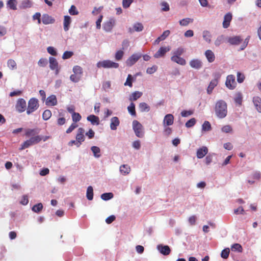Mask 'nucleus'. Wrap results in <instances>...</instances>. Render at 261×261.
Here are the masks:
<instances>
[{"instance_id": "nucleus-1", "label": "nucleus", "mask_w": 261, "mask_h": 261, "mask_svg": "<svg viewBox=\"0 0 261 261\" xmlns=\"http://www.w3.org/2000/svg\"><path fill=\"white\" fill-rule=\"evenodd\" d=\"M36 129L28 128L25 129V136L27 137L32 136L29 139L24 141L21 145L19 148L20 150L24 149L29 147L30 146L39 143L42 140V138L39 135L35 136L37 134Z\"/></svg>"}, {"instance_id": "nucleus-2", "label": "nucleus", "mask_w": 261, "mask_h": 261, "mask_svg": "<svg viewBox=\"0 0 261 261\" xmlns=\"http://www.w3.org/2000/svg\"><path fill=\"white\" fill-rule=\"evenodd\" d=\"M215 112L218 118L221 119L225 117L227 114L226 103L223 100H218L215 105Z\"/></svg>"}, {"instance_id": "nucleus-3", "label": "nucleus", "mask_w": 261, "mask_h": 261, "mask_svg": "<svg viewBox=\"0 0 261 261\" xmlns=\"http://www.w3.org/2000/svg\"><path fill=\"white\" fill-rule=\"evenodd\" d=\"M39 101L36 98H31L28 101L27 114L30 115L35 112L39 108Z\"/></svg>"}, {"instance_id": "nucleus-4", "label": "nucleus", "mask_w": 261, "mask_h": 261, "mask_svg": "<svg viewBox=\"0 0 261 261\" xmlns=\"http://www.w3.org/2000/svg\"><path fill=\"white\" fill-rule=\"evenodd\" d=\"M97 67L104 68H117L119 67V64L110 60H103L98 62L97 63Z\"/></svg>"}, {"instance_id": "nucleus-5", "label": "nucleus", "mask_w": 261, "mask_h": 261, "mask_svg": "<svg viewBox=\"0 0 261 261\" xmlns=\"http://www.w3.org/2000/svg\"><path fill=\"white\" fill-rule=\"evenodd\" d=\"M133 127L136 135L139 138H142L144 136L143 126L137 120L133 122Z\"/></svg>"}, {"instance_id": "nucleus-6", "label": "nucleus", "mask_w": 261, "mask_h": 261, "mask_svg": "<svg viewBox=\"0 0 261 261\" xmlns=\"http://www.w3.org/2000/svg\"><path fill=\"white\" fill-rule=\"evenodd\" d=\"M225 85L227 88L230 90H233L236 87L237 83L235 76L233 75H228L226 77Z\"/></svg>"}, {"instance_id": "nucleus-7", "label": "nucleus", "mask_w": 261, "mask_h": 261, "mask_svg": "<svg viewBox=\"0 0 261 261\" xmlns=\"http://www.w3.org/2000/svg\"><path fill=\"white\" fill-rule=\"evenodd\" d=\"M214 77L215 79L211 81L207 89V92L209 94L212 92L214 88L218 85V80L220 77V74L218 73H215Z\"/></svg>"}, {"instance_id": "nucleus-8", "label": "nucleus", "mask_w": 261, "mask_h": 261, "mask_svg": "<svg viewBox=\"0 0 261 261\" xmlns=\"http://www.w3.org/2000/svg\"><path fill=\"white\" fill-rule=\"evenodd\" d=\"M27 104L25 100L23 98H19L17 100L15 108L16 110L22 113L26 110Z\"/></svg>"}, {"instance_id": "nucleus-9", "label": "nucleus", "mask_w": 261, "mask_h": 261, "mask_svg": "<svg viewBox=\"0 0 261 261\" xmlns=\"http://www.w3.org/2000/svg\"><path fill=\"white\" fill-rule=\"evenodd\" d=\"M84 133L85 130L84 128L80 127L78 129L77 133L76 136L77 147H79L82 142H84L85 140Z\"/></svg>"}, {"instance_id": "nucleus-10", "label": "nucleus", "mask_w": 261, "mask_h": 261, "mask_svg": "<svg viewBox=\"0 0 261 261\" xmlns=\"http://www.w3.org/2000/svg\"><path fill=\"white\" fill-rule=\"evenodd\" d=\"M141 57L140 54H134L132 55L126 61V64L128 66H132L135 64Z\"/></svg>"}, {"instance_id": "nucleus-11", "label": "nucleus", "mask_w": 261, "mask_h": 261, "mask_svg": "<svg viewBox=\"0 0 261 261\" xmlns=\"http://www.w3.org/2000/svg\"><path fill=\"white\" fill-rule=\"evenodd\" d=\"M170 50V46L161 47L159 48L158 51L156 52L153 57L155 58H160L165 56L166 53Z\"/></svg>"}, {"instance_id": "nucleus-12", "label": "nucleus", "mask_w": 261, "mask_h": 261, "mask_svg": "<svg viewBox=\"0 0 261 261\" xmlns=\"http://www.w3.org/2000/svg\"><path fill=\"white\" fill-rule=\"evenodd\" d=\"M115 24V20L114 18H110L103 23V28L106 31L110 32Z\"/></svg>"}, {"instance_id": "nucleus-13", "label": "nucleus", "mask_w": 261, "mask_h": 261, "mask_svg": "<svg viewBox=\"0 0 261 261\" xmlns=\"http://www.w3.org/2000/svg\"><path fill=\"white\" fill-rule=\"evenodd\" d=\"M49 61L50 68L51 70H55L56 74H58L59 72V68L58 67V63L57 60L53 57H50Z\"/></svg>"}, {"instance_id": "nucleus-14", "label": "nucleus", "mask_w": 261, "mask_h": 261, "mask_svg": "<svg viewBox=\"0 0 261 261\" xmlns=\"http://www.w3.org/2000/svg\"><path fill=\"white\" fill-rule=\"evenodd\" d=\"M232 19V14L230 13H227L224 17L223 22V27L225 29L227 28L229 25L230 22Z\"/></svg>"}, {"instance_id": "nucleus-15", "label": "nucleus", "mask_w": 261, "mask_h": 261, "mask_svg": "<svg viewBox=\"0 0 261 261\" xmlns=\"http://www.w3.org/2000/svg\"><path fill=\"white\" fill-rule=\"evenodd\" d=\"M189 64L191 67L196 69H199L202 66V62L198 59H193L190 62Z\"/></svg>"}, {"instance_id": "nucleus-16", "label": "nucleus", "mask_w": 261, "mask_h": 261, "mask_svg": "<svg viewBox=\"0 0 261 261\" xmlns=\"http://www.w3.org/2000/svg\"><path fill=\"white\" fill-rule=\"evenodd\" d=\"M208 152V149L205 146H203L199 148L197 151V157L198 159L203 158Z\"/></svg>"}, {"instance_id": "nucleus-17", "label": "nucleus", "mask_w": 261, "mask_h": 261, "mask_svg": "<svg viewBox=\"0 0 261 261\" xmlns=\"http://www.w3.org/2000/svg\"><path fill=\"white\" fill-rule=\"evenodd\" d=\"M55 21V19L47 14H44L42 16V21L44 24L53 23Z\"/></svg>"}, {"instance_id": "nucleus-18", "label": "nucleus", "mask_w": 261, "mask_h": 261, "mask_svg": "<svg viewBox=\"0 0 261 261\" xmlns=\"http://www.w3.org/2000/svg\"><path fill=\"white\" fill-rule=\"evenodd\" d=\"M158 249L162 254L164 255H168L171 252V249L170 247L167 245H160L158 246Z\"/></svg>"}, {"instance_id": "nucleus-19", "label": "nucleus", "mask_w": 261, "mask_h": 261, "mask_svg": "<svg viewBox=\"0 0 261 261\" xmlns=\"http://www.w3.org/2000/svg\"><path fill=\"white\" fill-rule=\"evenodd\" d=\"M120 124V121L118 117H113L111 119L110 128L112 130H116Z\"/></svg>"}, {"instance_id": "nucleus-20", "label": "nucleus", "mask_w": 261, "mask_h": 261, "mask_svg": "<svg viewBox=\"0 0 261 261\" xmlns=\"http://www.w3.org/2000/svg\"><path fill=\"white\" fill-rule=\"evenodd\" d=\"M171 60L172 61L175 62L181 65H185L186 64V60L184 58L179 56H173L171 57Z\"/></svg>"}, {"instance_id": "nucleus-21", "label": "nucleus", "mask_w": 261, "mask_h": 261, "mask_svg": "<svg viewBox=\"0 0 261 261\" xmlns=\"http://www.w3.org/2000/svg\"><path fill=\"white\" fill-rule=\"evenodd\" d=\"M45 103L48 106H56L57 104L56 96L54 95L49 96L47 98Z\"/></svg>"}, {"instance_id": "nucleus-22", "label": "nucleus", "mask_w": 261, "mask_h": 261, "mask_svg": "<svg viewBox=\"0 0 261 261\" xmlns=\"http://www.w3.org/2000/svg\"><path fill=\"white\" fill-rule=\"evenodd\" d=\"M174 117L172 114H167L166 115L164 119L163 123L164 124L166 125H171L173 123Z\"/></svg>"}, {"instance_id": "nucleus-23", "label": "nucleus", "mask_w": 261, "mask_h": 261, "mask_svg": "<svg viewBox=\"0 0 261 261\" xmlns=\"http://www.w3.org/2000/svg\"><path fill=\"white\" fill-rule=\"evenodd\" d=\"M71 18L70 16L68 15H66L64 17V21H63V28L65 32H67L69 30V25L71 23Z\"/></svg>"}, {"instance_id": "nucleus-24", "label": "nucleus", "mask_w": 261, "mask_h": 261, "mask_svg": "<svg viewBox=\"0 0 261 261\" xmlns=\"http://www.w3.org/2000/svg\"><path fill=\"white\" fill-rule=\"evenodd\" d=\"M205 56L210 63L213 62L215 59V56L214 53L210 49L206 50L205 51Z\"/></svg>"}, {"instance_id": "nucleus-25", "label": "nucleus", "mask_w": 261, "mask_h": 261, "mask_svg": "<svg viewBox=\"0 0 261 261\" xmlns=\"http://www.w3.org/2000/svg\"><path fill=\"white\" fill-rule=\"evenodd\" d=\"M253 102L257 111L261 113V98L258 96L254 97Z\"/></svg>"}, {"instance_id": "nucleus-26", "label": "nucleus", "mask_w": 261, "mask_h": 261, "mask_svg": "<svg viewBox=\"0 0 261 261\" xmlns=\"http://www.w3.org/2000/svg\"><path fill=\"white\" fill-rule=\"evenodd\" d=\"M144 27L141 23L137 22L134 24L133 29H129V32L132 33L134 31L141 32L143 30Z\"/></svg>"}, {"instance_id": "nucleus-27", "label": "nucleus", "mask_w": 261, "mask_h": 261, "mask_svg": "<svg viewBox=\"0 0 261 261\" xmlns=\"http://www.w3.org/2000/svg\"><path fill=\"white\" fill-rule=\"evenodd\" d=\"M228 42L232 45H238L242 41V39L239 36H234L228 39Z\"/></svg>"}, {"instance_id": "nucleus-28", "label": "nucleus", "mask_w": 261, "mask_h": 261, "mask_svg": "<svg viewBox=\"0 0 261 261\" xmlns=\"http://www.w3.org/2000/svg\"><path fill=\"white\" fill-rule=\"evenodd\" d=\"M130 171V167L127 165H122L120 167V172L123 175L128 174Z\"/></svg>"}, {"instance_id": "nucleus-29", "label": "nucleus", "mask_w": 261, "mask_h": 261, "mask_svg": "<svg viewBox=\"0 0 261 261\" xmlns=\"http://www.w3.org/2000/svg\"><path fill=\"white\" fill-rule=\"evenodd\" d=\"M17 2L16 0H9L7 3V6L9 9L16 10H17Z\"/></svg>"}, {"instance_id": "nucleus-30", "label": "nucleus", "mask_w": 261, "mask_h": 261, "mask_svg": "<svg viewBox=\"0 0 261 261\" xmlns=\"http://www.w3.org/2000/svg\"><path fill=\"white\" fill-rule=\"evenodd\" d=\"M142 95V93L139 91L133 92L130 96L129 100L130 101H135L139 98Z\"/></svg>"}, {"instance_id": "nucleus-31", "label": "nucleus", "mask_w": 261, "mask_h": 261, "mask_svg": "<svg viewBox=\"0 0 261 261\" xmlns=\"http://www.w3.org/2000/svg\"><path fill=\"white\" fill-rule=\"evenodd\" d=\"M87 120L91 122L92 124H98L99 122V118L94 115H91L87 117Z\"/></svg>"}, {"instance_id": "nucleus-32", "label": "nucleus", "mask_w": 261, "mask_h": 261, "mask_svg": "<svg viewBox=\"0 0 261 261\" xmlns=\"http://www.w3.org/2000/svg\"><path fill=\"white\" fill-rule=\"evenodd\" d=\"M91 149L95 158H98L101 156L100 149L98 147L93 146L91 147Z\"/></svg>"}, {"instance_id": "nucleus-33", "label": "nucleus", "mask_w": 261, "mask_h": 261, "mask_svg": "<svg viewBox=\"0 0 261 261\" xmlns=\"http://www.w3.org/2000/svg\"><path fill=\"white\" fill-rule=\"evenodd\" d=\"M86 197L89 200L93 198V189L92 186H89L87 189Z\"/></svg>"}, {"instance_id": "nucleus-34", "label": "nucleus", "mask_w": 261, "mask_h": 261, "mask_svg": "<svg viewBox=\"0 0 261 261\" xmlns=\"http://www.w3.org/2000/svg\"><path fill=\"white\" fill-rule=\"evenodd\" d=\"M202 36L204 40L207 43H210L211 42L212 36L209 31H204L202 33Z\"/></svg>"}, {"instance_id": "nucleus-35", "label": "nucleus", "mask_w": 261, "mask_h": 261, "mask_svg": "<svg viewBox=\"0 0 261 261\" xmlns=\"http://www.w3.org/2000/svg\"><path fill=\"white\" fill-rule=\"evenodd\" d=\"M139 109L141 112H148L150 110L149 106L145 102H141L139 106Z\"/></svg>"}, {"instance_id": "nucleus-36", "label": "nucleus", "mask_w": 261, "mask_h": 261, "mask_svg": "<svg viewBox=\"0 0 261 261\" xmlns=\"http://www.w3.org/2000/svg\"><path fill=\"white\" fill-rule=\"evenodd\" d=\"M193 21V19L190 18H184L179 21V24L181 26H187L190 23H192Z\"/></svg>"}, {"instance_id": "nucleus-37", "label": "nucleus", "mask_w": 261, "mask_h": 261, "mask_svg": "<svg viewBox=\"0 0 261 261\" xmlns=\"http://www.w3.org/2000/svg\"><path fill=\"white\" fill-rule=\"evenodd\" d=\"M43 205L41 203H39L37 204H35L34 205L32 210L33 212H35V213H39L43 209Z\"/></svg>"}, {"instance_id": "nucleus-38", "label": "nucleus", "mask_w": 261, "mask_h": 261, "mask_svg": "<svg viewBox=\"0 0 261 261\" xmlns=\"http://www.w3.org/2000/svg\"><path fill=\"white\" fill-rule=\"evenodd\" d=\"M202 129L205 132L211 130L212 129L211 123L207 121H205L202 125Z\"/></svg>"}, {"instance_id": "nucleus-39", "label": "nucleus", "mask_w": 261, "mask_h": 261, "mask_svg": "<svg viewBox=\"0 0 261 261\" xmlns=\"http://www.w3.org/2000/svg\"><path fill=\"white\" fill-rule=\"evenodd\" d=\"M231 250L233 251H238V252H242L243 251V248L242 246L238 243L234 244L231 246Z\"/></svg>"}, {"instance_id": "nucleus-40", "label": "nucleus", "mask_w": 261, "mask_h": 261, "mask_svg": "<svg viewBox=\"0 0 261 261\" xmlns=\"http://www.w3.org/2000/svg\"><path fill=\"white\" fill-rule=\"evenodd\" d=\"M51 116V112L49 110H45L42 114V118L44 120H48Z\"/></svg>"}, {"instance_id": "nucleus-41", "label": "nucleus", "mask_w": 261, "mask_h": 261, "mask_svg": "<svg viewBox=\"0 0 261 261\" xmlns=\"http://www.w3.org/2000/svg\"><path fill=\"white\" fill-rule=\"evenodd\" d=\"M7 65L8 67L12 70L16 69L17 65L14 60L9 59L7 62Z\"/></svg>"}, {"instance_id": "nucleus-42", "label": "nucleus", "mask_w": 261, "mask_h": 261, "mask_svg": "<svg viewBox=\"0 0 261 261\" xmlns=\"http://www.w3.org/2000/svg\"><path fill=\"white\" fill-rule=\"evenodd\" d=\"M127 110L132 115L136 116V113L135 111V105L134 103L132 102L130 104V105L127 107Z\"/></svg>"}, {"instance_id": "nucleus-43", "label": "nucleus", "mask_w": 261, "mask_h": 261, "mask_svg": "<svg viewBox=\"0 0 261 261\" xmlns=\"http://www.w3.org/2000/svg\"><path fill=\"white\" fill-rule=\"evenodd\" d=\"M113 194L112 193H106L101 194V198L103 200H109L112 198Z\"/></svg>"}, {"instance_id": "nucleus-44", "label": "nucleus", "mask_w": 261, "mask_h": 261, "mask_svg": "<svg viewBox=\"0 0 261 261\" xmlns=\"http://www.w3.org/2000/svg\"><path fill=\"white\" fill-rule=\"evenodd\" d=\"M82 117L81 115L78 113H73L72 114V119L74 123H76L77 122L80 121Z\"/></svg>"}, {"instance_id": "nucleus-45", "label": "nucleus", "mask_w": 261, "mask_h": 261, "mask_svg": "<svg viewBox=\"0 0 261 261\" xmlns=\"http://www.w3.org/2000/svg\"><path fill=\"white\" fill-rule=\"evenodd\" d=\"M73 71L74 74H77L81 76L83 73V69L79 66H75L73 68Z\"/></svg>"}, {"instance_id": "nucleus-46", "label": "nucleus", "mask_w": 261, "mask_h": 261, "mask_svg": "<svg viewBox=\"0 0 261 261\" xmlns=\"http://www.w3.org/2000/svg\"><path fill=\"white\" fill-rule=\"evenodd\" d=\"M224 37L223 35L218 36L215 41V44L216 46H218L224 42Z\"/></svg>"}, {"instance_id": "nucleus-47", "label": "nucleus", "mask_w": 261, "mask_h": 261, "mask_svg": "<svg viewBox=\"0 0 261 261\" xmlns=\"http://www.w3.org/2000/svg\"><path fill=\"white\" fill-rule=\"evenodd\" d=\"M230 250L228 248L223 249L221 253V256L224 259L228 257Z\"/></svg>"}, {"instance_id": "nucleus-48", "label": "nucleus", "mask_w": 261, "mask_h": 261, "mask_svg": "<svg viewBox=\"0 0 261 261\" xmlns=\"http://www.w3.org/2000/svg\"><path fill=\"white\" fill-rule=\"evenodd\" d=\"M124 86H128L129 87L133 86V77L131 74H128L126 79V82L124 84Z\"/></svg>"}, {"instance_id": "nucleus-49", "label": "nucleus", "mask_w": 261, "mask_h": 261, "mask_svg": "<svg viewBox=\"0 0 261 261\" xmlns=\"http://www.w3.org/2000/svg\"><path fill=\"white\" fill-rule=\"evenodd\" d=\"M196 122V119L194 118H192L186 123L185 125L187 128H190L193 126L195 124Z\"/></svg>"}, {"instance_id": "nucleus-50", "label": "nucleus", "mask_w": 261, "mask_h": 261, "mask_svg": "<svg viewBox=\"0 0 261 261\" xmlns=\"http://www.w3.org/2000/svg\"><path fill=\"white\" fill-rule=\"evenodd\" d=\"M69 13L71 15H76L79 14V12L76 9V7L74 5H72L69 9Z\"/></svg>"}, {"instance_id": "nucleus-51", "label": "nucleus", "mask_w": 261, "mask_h": 261, "mask_svg": "<svg viewBox=\"0 0 261 261\" xmlns=\"http://www.w3.org/2000/svg\"><path fill=\"white\" fill-rule=\"evenodd\" d=\"M31 6H32V3L29 0L23 1L21 3V7L23 9L30 8V7H31Z\"/></svg>"}, {"instance_id": "nucleus-52", "label": "nucleus", "mask_w": 261, "mask_h": 261, "mask_svg": "<svg viewBox=\"0 0 261 261\" xmlns=\"http://www.w3.org/2000/svg\"><path fill=\"white\" fill-rule=\"evenodd\" d=\"M124 55V52L122 50H118L115 56V59L117 61L121 60Z\"/></svg>"}, {"instance_id": "nucleus-53", "label": "nucleus", "mask_w": 261, "mask_h": 261, "mask_svg": "<svg viewBox=\"0 0 261 261\" xmlns=\"http://www.w3.org/2000/svg\"><path fill=\"white\" fill-rule=\"evenodd\" d=\"M185 52V49L182 47H179L177 48L175 51L173 52V56H181L184 54Z\"/></svg>"}, {"instance_id": "nucleus-54", "label": "nucleus", "mask_w": 261, "mask_h": 261, "mask_svg": "<svg viewBox=\"0 0 261 261\" xmlns=\"http://www.w3.org/2000/svg\"><path fill=\"white\" fill-rule=\"evenodd\" d=\"M81 77V76L74 73L70 75V79L73 82L77 83L80 81Z\"/></svg>"}, {"instance_id": "nucleus-55", "label": "nucleus", "mask_w": 261, "mask_h": 261, "mask_svg": "<svg viewBox=\"0 0 261 261\" xmlns=\"http://www.w3.org/2000/svg\"><path fill=\"white\" fill-rule=\"evenodd\" d=\"M73 55V53L70 51H65L62 56V58L63 59H67L71 58Z\"/></svg>"}, {"instance_id": "nucleus-56", "label": "nucleus", "mask_w": 261, "mask_h": 261, "mask_svg": "<svg viewBox=\"0 0 261 261\" xmlns=\"http://www.w3.org/2000/svg\"><path fill=\"white\" fill-rule=\"evenodd\" d=\"M134 0H122V6L124 8H128Z\"/></svg>"}, {"instance_id": "nucleus-57", "label": "nucleus", "mask_w": 261, "mask_h": 261, "mask_svg": "<svg viewBox=\"0 0 261 261\" xmlns=\"http://www.w3.org/2000/svg\"><path fill=\"white\" fill-rule=\"evenodd\" d=\"M221 130L224 133H228L231 132L232 131V128L231 126L226 125L223 126L221 128Z\"/></svg>"}, {"instance_id": "nucleus-58", "label": "nucleus", "mask_w": 261, "mask_h": 261, "mask_svg": "<svg viewBox=\"0 0 261 261\" xmlns=\"http://www.w3.org/2000/svg\"><path fill=\"white\" fill-rule=\"evenodd\" d=\"M245 79V76L241 72H238L237 73V81L239 83H242L243 82Z\"/></svg>"}, {"instance_id": "nucleus-59", "label": "nucleus", "mask_w": 261, "mask_h": 261, "mask_svg": "<svg viewBox=\"0 0 261 261\" xmlns=\"http://www.w3.org/2000/svg\"><path fill=\"white\" fill-rule=\"evenodd\" d=\"M78 126V125L75 123H73L69 127V128L66 130V133L69 134L71 133L75 128Z\"/></svg>"}, {"instance_id": "nucleus-60", "label": "nucleus", "mask_w": 261, "mask_h": 261, "mask_svg": "<svg viewBox=\"0 0 261 261\" xmlns=\"http://www.w3.org/2000/svg\"><path fill=\"white\" fill-rule=\"evenodd\" d=\"M47 52L53 55V56H56L57 55V52L54 47L52 46H49L47 48Z\"/></svg>"}, {"instance_id": "nucleus-61", "label": "nucleus", "mask_w": 261, "mask_h": 261, "mask_svg": "<svg viewBox=\"0 0 261 261\" xmlns=\"http://www.w3.org/2000/svg\"><path fill=\"white\" fill-rule=\"evenodd\" d=\"M157 70V67L155 65L152 66L151 67H148L147 69L146 72L148 74H152L155 72Z\"/></svg>"}, {"instance_id": "nucleus-62", "label": "nucleus", "mask_w": 261, "mask_h": 261, "mask_svg": "<svg viewBox=\"0 0 261 261\" xmlns=\"http://www.w3.org/2000/svg\"><path fill=\"white\" fill-rule=\"evenodd\" d=\"M193 114V111H186L184 110L181 112V115L182 117H186L190 115H191Z\"/></svg>"}, {"instance_id": "nucleus-63", "label": "nucleus", "mask_w": 261, "mask_h": 261, "mask_svg": "<svg viewBox=\"0 0 261 261\" xmlns=\"http://www.w3.org/2000/svg\"><path fill=\"white\" fill-rule=\"evenodd\" d=\"M47 64V61L45 59H40L39 61H38V65L40 66L44 67Z\"/></svg>"}, {"instance_id": "nucleus-64", "label": "nucleus", "mask_w": 261, "mask_h": 261, "mask_svg": "<svg viewBox=\"0 0 261 261\" xmlns=\"http://www.w3.org/2000/svg\"><path fill=\"white\" fill-rule=\"evenodd\" d=\"M29 203L28 197L27 195H23L22 197L20 203L22 205H27Z\"/></svg>"}]
</instances>
